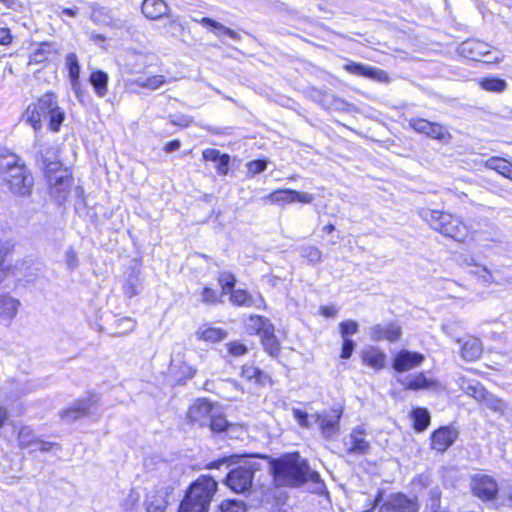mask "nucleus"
Segmentation results:
<instances>
[{
	"instance_id": "nucleus-6",
	"label": "nucleus",
	"mask_w": 512,
	"mask_h": 512,
	"mask_svg": "<svg viewBox=\"0 0 512 512\" xmlns=\"http://www.w3.org/2000/svg\"><path fill=\"white\" fill-rule=\"evenodd\" d=\"M458 53L470 60L481 61L487 64L498 63L503 60V53L485 42L477 39H468L458 47Z\"/></svg>"
},
{
	"instance_id": "nucleus-46",
	"label": "nucleus",
	"mask_w": 512,
	"mask_h": 512,
	"mask_svg": "<svg viewBox=\"0 0 512 512\" xmlns=\"http://www.w3.org/2000/svg\"><path fill=\"white\" fill-rule=\"evenodd\" d=\"M49 119V129L52 132H58L61 128L63 121L65 120V112L64 110L57 106L54 108L53 112L48 116Z\"/></svg>"
},
{
	"instance_id": "nucleus-47",
	"label": "nucleus",
	"mask_w": 512,
	"mask_h": 512,
	"mask_svg": "<svg viewBox=\"0 0 512 512\" xmlns=\"http://www.w3.org/2000/svg\"><path fill=\"white\" fill-rule=\"evenodd\" d=\"M481 403H483L487 408L491 409L494 412L504 414L505 403L503 402V400L499 399L498 397L489 393L488 391L484 398L482 399Z\"/></svg>"
},
{
	"instance_id": "nucleus-43",
	"label": "nucleus",
	"mask_w": 512,
	"mask_h": 512,
	"mask_svg": "<svg viewBox=\"0 0 512 512\" xmlns=\"http://www.w3.org/2000/svg\"><path fill=\"white\" fill-rule=\"evenodd\" d=\"M140 287L141 279L139 271H132L126 280V283L123 286L125 295H127L128 297H133L137 295L140 291Z\"/></svg>"
},
{
	"instance_id": "nucleus-54",
	"label": "nucleus",
	"mask_w": 512,
	"mask_h": 512,
	"mask_svg": "<svg viewBox=\"0 0 512 512\" xmlns=\"http://www.w3.org/2000/svg\"><path fill=\"white\" fill-rule=\"evenodd\" d=\"M201 301L207 304H215L220 301V296L216 290L210 287H204L201 291Z\"/></svg>"
},
{
	"instance_id": "nucleus-55",
	"label": "nucleus",
	"mask_w": 512,
	"mask_h": 512,
	"mask_svg": "<svg viewBox=\"0 0 512 512\" xmlns=\"http://www.w3.org/2000/svg\"><path fill=\"white\" fill-rule=\"evenodd\" d=\"M91 8H92L91 18L93 19V21L100 22V23L107 22V19H109L108 11L104 7H100L99 5L94 4L91 6Z\"/></svg>"
},
{
	"instance_id": "nucleus-22",
	"label": "nucleus",
	"mask_w": 512,
	"mask_h": 512,
	"mask_svg": "<svg viewBox=\"0 0 512 512\" xmlns=\"http://www.w3.org/2000/svg\"><path fill=\"white\" fill-rule=\"evenodd\" d=\"M457 343L461 344L460 354L465 361H475L480 358L483 348L481 341L472 336L458 339Z\"/></svg>"
},
{
	"instance_id": "nucleus-41",
	"label": "nucleus",
	"mask_w": 512,
	"mask_h": 512,
	"mask_svg": "<svg viewBox=\"0 0 512 512\" xmlns=\"http://www.w3.org/2000/svg\"><path fill=\"white\" fill-rule=\"evenodd\" d=\"M199 23H201L202 25L210 26V27L214 28L215 34L217 36H220L221 34H227L233 40L240 39V35L237 32L231 30L230 28L223 26L221 23H219L211 18L204 17L201 20H199Z\"/></svg>"
},
{
	"instance_id": "nucleus-14",
	"label": "nucleus",
	"mask_w": 512,
	"mask_h": 512,
	"mask_svg": "<svg viewBox=\"0 0 512 512\" xmlns=\"http://www.w3.org/2000/svg\"><path fill=\"white\" fill-rule=\"evenodd\" d=\"M409 125L418 133H424L428 137L437 140H449L451 135L449 131L438 123H432L425 119H411Z\"/></svg>"
},
{
	"instance_id": "nucleus-37",
	"label": "nucleus",
	"mask_w": 512,
	"mask_h": 512,
	"mask_svg": "<svg viewBox=\"0 0 512 512\" xmlns=\"http://www.w3.org/2000/svg\"><path fill=\"white\" fill-rule=\"evenodd\" d=\"M478 84L483 90L494 93H501L507 88L506 81L496 77L480 78Z\"/></svg>"
},
{
	"instance_id": "nucleus-64",
	"label": "nucleus",
	"mask_w": 512,
	"mask_h": 512,
	"mask_svg": "<svg viewBox=\"0 0 512 512\" xmlns=\"http://www.w3.org/2000/svg\"><path fill=\"white\" fill-rule=\"evenodd\" d=\"M12 42V35L8 28L1 27L0 28V44L8 45Z\"/></svg>"
},
{
	"instance_id": "nucleus-48",
	"label": "nucleus",
	"mask_w": 512,
	"mask_h": 512,
	"mask_svg": "<svg viewBox=\"0 0 512 512\" xmlns=\"http://www.w3.org/2000/svg\"><path fill=\"white\" fill-rule=\"evenodd\" d=\"M262 344L265 348V350L272 356H275L278 354L280 345L277 340V338L274 335V331H271V333L267 335H263L261 337Z\"/></svg>"
},
{
	"instance_id": "nucleus-9",
	"label": "nucleus",
	"mask_w": 512,
	"mask_h": 512,
	"mask_svg": "<svg viewBox=\"0 0 512 512\" xmlns=\"http://www.w3.org/2000/svg\"><path fill=\"white\" fill-rule=\"evenodd\" d=\"M265 199L273 204H293L296 202L310 204L314 196L308 192L296 191L293 189H278L268 194Z\"/></svg>"
},
{
	"instance_id": "nucleus-15",
	"label": "nucleus",
	"mask_w": 512,
	"mask_h": 512,
	"mask_svg": "<svg viewBox=\"0 0 512 512\" xmlns=\"http://www.w3.org/2000/svg\"><path fill=\"white\" fill-rule=\"evenodd\" d=\"M341 410H333L331 414H313L311 418L314 424H317L325 438L334 436L339 431V420Z\"/></svg>"
},
{
	"instance_id": "nucleus-8",
	"label": "nucleus",
	"mask_w": 512,
	"mask_h": 512,
	"mask_svg": "<svg viewBox=\"0 0 512 512\" xmlns=\"http://www.w3.org/2000/svg\"><path fill=\"white\" fill-rule=\"evenodd\" d=\"M196 371L181 349L173 352L168 372L176 382L181 383L193 378Z\"/></svg>"
},
{
	"instance_id": "nucleus-35",
	"label": "nucleus",
	"mask_w": 512,
	"mask_h": 512,
	"mask_svg": "<svg viewBox=\"0 0 512 512\" xmlns=\"http://www.w3.org/2000/svg\"><path fill=\"white\" fill-rule=\"evenodd\" d=\"M227 336V332L221 328L217 327H207L201 328L197 331V337L206 342H219L225 339Z\"/></svg>"
},
{
	"instance_id": "nucleus-20",
	"label": "nucleus",
	"mask_w": 512,
	"mask_h": 512,
	"mask_svg": "<svg viewBox=\"0 0 512 512\" xmlns=\"http://www.w3.org/2000/svg\"><path fill=\"white\" fill-rule=\"evenodd\" d=\"M401 334V328L396 323L377 324L370 329L371 339L375 341L388 340L394 342L400 339Z\"/></svg>"
},
{
	"instance_id": "nucleus-51",
	"label": "nucleus",
	"mask_w": 512,
	"mask_h": 512,
	"mask_svg": "<svg viewBox=\"0 0 512 512\" xmlns=\"http://www.w3.org/2000/svg\"><path fill=\"white\" fill-rule=\"evenodd\" d=\"M292 413L294 419L298 422V424L301 427L309 428L314 423L313 419L311 418V415L307 414L306 412L298 408H293Z\"/></svg>"
},
{
	"instance_id": "nucleus-34",
	"label": "nucleus",
	"mask_w": 512,
	"mask_h": 512,
	"mask_svg": "<svg viewBox=\"0 0 512 512\" xmlns=\"http://www.w3.org/2000/svg\"><path fill=\"white\" fill-rule=\"evenodd\" d=\"M22 119L30 124L35 131H39L42 127V117L37 106V103L28 105L25 112L22 115Z\"/></svg>"
},
{
	"instance_id": "nucleus-24",
	"label": "nucleus",
	"mask_w": 512,
	"mask_h": 512,
	"mask_svg": "<svg viewBox=\"0 0 512 512\" xmlns=\"http://www.w3.org/2000/svg\"><path fill=\"white\" fill-rule=\"evenodd\" d=\"M361 358L365 365L375 369L381 370L386 364V355L380 349L369 346L362 350Z\"/></svg>"
},
{
	"instance_id": "nucleus-57",
	"label": "nucleus",
	"mask_w": 512,
	"mask_h": 512,
	"mask_svg": "<svg viewBox=\"0 0 512 512\" xmlns=\"http://www.w3.org/2000/svg\"><path fill=\"white\" fill-rule=\"evenodd\" d=\"M117 325L120 329V333L127 334L135 329L136 323L130 318H122L118 321Z\"/></svg>"
},
{
	"instance_id": "nucleus-21",
	"label": "nucleus",
	"mask_w": 512,
	"mask_h": 512,
	"mask_svg": "<svg viewBox=\"0 0 512 512\" xmlns=\"http://www.w3.org/2000/svg\"><path fill=\"white\" fill-rule=\"evenodd\" d=\"M20 301L10 295H0V324L9 325L18 313Z\"/></svg>"
},
{
	"instance_id": "nucleus-38",
	"label": "nucleus",
	"mask_w": 512,
	"mask_h": 512,
	"mask_svg": "<svg viewBox=\"0 0 512 512\" xmlns=\"http://www.w3.org/2000/svg\"><path fill=\"white\" fill-rule=\"evenodd\" d=\"M413 427L416 431L422 432L427 429L430 424V413L425 408H416L412 414Z\"/></svg>"
},
{
	"instance_id": "nucleus-33",
	"label": "nucleus",
	"mask_w": 512,
	"mask_h": 512,
	"mask_svg": "<svg viewBox=\"0 0 512 512\" xmlns=\"http://www.w3.org/2000/svg\"><path fill=\"white\" fill-rule=\"evenodd\" d=\"M108 79V75L101 70L91 73L90 83L99 97H104L107 94Z\"/></svg>"
},
{
	"instance_id": "nucleus-28",
	"label": "nucleus",
	"mask_w": 512,
	"mask_h": 512,
	"mask_svg": "<svg viewBox=\"0 0 512 512\" xmlns=\"http://www.w3.org/2000/svg\"><path fill=\"white\" fill-rule=\"evenodd\" d=\"M467 272L473 275L481 284L487 286L494 282L493 273L484 265L477 264L473 259L466 260Z\"/></svg>"
},
{
	"instance_id": "nucleus-13",
	"label": "nucleus",
	"mask_w": 512,
	"mask_h": 512,
	"mask_svg": "<svg viewBox=\"0 0 512 512\" xmlns=\"http://www.w3.org/2000/svg\"><path fill=\"white\" fill-rule=\"evenodd\" d=\"M471 489L475 496L491 500L498 492V485L493 478L485 474H476L471 480Z\"/></svg>"
},
{
	"instance_id": "nucleus-23",
	"label": "nucleus",
	"mask_w": 512,
	"mask_h": 512,
	"mask_svg": "<svg viewBox=\"0 0 512 512\" xmlns=\"http://www.w3.org/2000/svg\"><path fill=\"white\" fill-rule=\"evenodd\" d=\"M402 385L404 389L413 391L423 389L437 390L439 387V383L437 381L427 378L424 373H418L406 377L402 381Z\"/></svg>"
},
{
	"instance_id": "nucleus-62",
	"label": "nucleus",
	"mask_w": 512,
	"mask_h": 512,
	"mask_svg": "<svg viewBox=\"0 0 512 512\" xmlns=\"http://www.w3.org/2000/svg\"><path fill=\"white\" fill-rule=\"evenodd\" d=\"M57 15L62 20H64V17L75 18L78 15V8H60V10L57 11Z\"/></svg>"
},
{
	"instance_id": "nucleus-61",
	"label": "nucleus",
	"mask_w": 512,
	"mask_h": 512,
	"mask_svg": "<svg viewBox=\"0 0 512 512\" xmlns=\"http://www.w3.org/2000/svg\"><path fill=\"white\" fill-rule=\"evenodd\" d=\"M221 155L222 154H220L219 150L212 149V148L205 149L202 152V156H203L204 160H206V161L217 162L218 159L221 157Z\"/></svg>"
},
{
	"instance_id": "nucleus-45",
	"label": "nucleus",
	"mask_w": 512,
	"mask_h": 512,
	"mask_svg": "<svg viewBox=\"0 0 512 512\" xmlns=\"http://www.w3.org/2000/svg\"><path fill=\"white\" fill-rule=\"evenodd\" d=\"M139 499V493L134 489H130L123 495L120 501V507L124 512H131L137 506Z\"/></svg>"
},
{
	"instance_id": "nucleus-17",
	"label": "nucleus",
	"mask_w": 512,
	"mask_h": 512,
	"mask_svg": "<svg viewBox=\"0 0 512 512\" xmlns=\"http://www.w3.org/2000/svg\"><path fill=\"white\" fill-rule=\"evenodd\" d=\"M96 403L97 399L93 396L77 400L73 405L61 411L60 416L67 422L76 421L77 419L87 416L90 408Z\"/></svg>"
},
{
	"instance_id": "nucleus-4",
	"label": "nucleus",
	"mask_w": 512,
	"mask_h": 512,
	"mask_svg": "<svg viewBox=\"0 0 512 512\" xmlns=\"http://www.w3.org/2000/svg\"><path fill=\"white\" fill-rule=\"evenodd\" d=\"M43 165L49 194L58 203H63L74 185L72 172L58 161L44 159Z\"/></svg>"
},
{
	"instance_id": "nucleus-36",
	"label": "nucleus",
	"mask_w": 512,
	"mask_h": 512,
	"mask_svg": "<svg viewBox=\"0 0 512 512\" xmlns=\"http://www.w3.org/2000/svg\"><path fill=\"white\" fill-rule=\"evenodd\" d=\"M36 103L42 118H48L58 104L57 98L53 93L42 95Z\"/></svg>"
},
{
	"instance_id": "nucleus-2",
	"label": "nucleus",
	"mask_w": 512,
	"mask_h": 512,
	"mask_svg": "<svg viewBox=\"0 0 512 512\" xmlns=\"http://www.w3.org/2000/svg\"><path fill=\"white\" fill-rule=\"evenodd\" d=\"M217 487V482L211 476L198 477L190 484L178 512H208Z\"/></svg>"
},
{
	"instance_id": "nucleus-19",
	"label": "nucleus",
	"mask_w": 512,
	"mask_h": 512,
	"mask_svg": "<svg viewBox=\"0 0 512 512\" xmlns=\"http://www.w3.org/2000/svg\"><path fill=\"white\" fill-rule=\"evenodd\" d=\"M344 69L351 74L363 76L379 82H387L389 80L388 74L379 68L360 63H349L344 66Z\"/></svg>"
},
{
	"instance_id": "nucleus-50",
	"label": "nucleus",
	"mask_w": 512,
	"mask_h": 512,
	"mask_svg": "<svg viewBox=\"0 0 512 512\" xmlns=\"http://www.w3.org/2000/svg\"><path fill=\"white\" fill-rule=\"evenodd\" d=\"M218 282L222 288V295L227 294L228 291L234 287L236 279L233 274L223 272L218 277Z\"/></svg>"
},
{
	"instance_id": "nucleus-29",
	"label": "nucleus",
	"mask_w": 512,
	"mask_h": 512,
	"mask_svg": "<svg viewBox=\"0 0 512 512\" xmlns=\"http://www.w3.org/2000/svg\"><path fill=\"white\" fill-rule=\"evenodd\" d=\"M241 376L249 382L265 386L271 383V378L253 365H244L241 369Z\"/></svg>"
},
{
	"instance_id": "nucleus-40",
	"label": "nucleus",
	"mask_w": 512,
	"mask_h": 512,
	"mask_svg": "<svg viewBox=\"0 0 512 512\" xmlns=\"http://www.w3.org/2000/svg\"><path fill=\"white\" fill-rule=\"evenodd\" d=\"M207 426H209L211 431L217 433L222 432L227 428L228 421L226 420L223 409L220 405H218L213 412Z\"/></svg>"
},
{
	"instance_id": "nucleus-31",
	"label": "nucleus",
	"mask_w": 512,
	"mask_h": 512,
	"mask_svg": "<svg viewBox=\"0 0 512 512\" xmlns=\"http://www.w3.org/2000/svg\"><path fill=\"white\" fill-rule=\"evenodd\" d=\"M172 79H168L164 75H153L149 77H139L134 80L133 83H135L137 86L149 90H157L161 88L163 85L170 83Z\"/></svg>"
},
{
	"instance_id": "nucleus-7",
	"label": "nucleus",
	"mask_w": 512,
	"mask_h": 512,
	"mask_svg": "<svg viewBox=\"0 0 512 512\" xmlns=\"http://www.w3.org/2000/svg\"><path fill=\"white\" fill-rule=\"evenodd\" d=\"M256 470V463L245 461L229 472L226 483L234 492L243 493L251 487Z\"/></svg>"
},
{
	"instance_id": "nucleus-1",
	"label": "nucleus",
	"mask_w": 512,
	"mask_h": 512,
	"mask_svg": "<svg viewBox=\"0 0 512 512\" xmlns=\"http://www.w3.org/2000/svg\"><path fill=\"white\" fill-rule=\"evenodd\" d=\"M274 481L279 486H298L307 480L320 481L317 472L310 470L298 454H289L272 462Z\"/></svg>"
},
{
	"instance_id": "nucleus-52",
	"label": "nucleus",
	"mask_w": 512,
	"mask_h": 512,
	"mask_svg": "<svg viewBox=\"0 0 512 512\" xmlns=\"http://www.w3.org/2000/svg\"><path fill=\"white\" fill-rule=\"evenodd\" d=\"M221 512H246L243 502L235 500H226L220 506Z\"/></svg>"
},
{
	"instance_id": "nucleus-53",
	"label": "nucleus",
	"mask_w": 512,
	"mask_h": 512,
	"mask_svg": "<svg viewBox=\"0 0 512 512\" xmlns=\"http://www.w3.org/2000/svg\"><path fill=\"white\" fill-rule=\"evenodd\" d=\"M358 331V323L354 320H347L340 323V333L343 340Z\"/></svg>"
},
{
	"instance_id": "nucleus-30",
	"label": "nucleus",
	"mask_w": 512,
	"mask_h": 512,
	"mask_svg": "<svg viewBox=\"0 0 512 512\" xmlns=\"http://www.w3.org/2000/svg\"><path fill=\"white\" fill-rule=\"evenodd\" d=\"M348 450L353 453H366L369 450V443L365 440L364 430L360 427L354 429L349 437Z\"/></svg>"
},
{
	"instance_id": "nucleus-26",
	"label": "nucleus",
	"mask_w": 512,
	"mask_h": 512,
	"mask_svg": "<svg viewBox=\"0 0 512 512\" xmlns=\"http://www.w3.org/2000/svg\"><path fill=\"white\" fill-rule=\"evenodd\" d=\"M230 301L237 306H254L256 308H265V301L261 295L254 298L246 290H234L230 295Z\"/></svg>"
},
{
	"instance_id": "nucleus-49",
	"label": "nucleus",
	"mask_w": 512,
	"mask_h": 512,
	"mask_svg": "<svg viewBox=\"0 0 512 512\" xmlns=\"http://www.w3.org/2000/svg\"><path fill=\"white\" fill-rule=\"evenodd\" d=\"M302 256L313 264L322 261V252L315 246H306L302 249Z\"/></svg>"
},
{
	"instance_id": "nucleus-25",
	"label": "nucleus",
	"mask_w": 512,
	"mask_h": 512,
	"mask_svg": "<svg viewBox=\"0 0 512 512\" xmlns=\"http://www.w3.org/2000/svg\"><path fill=\"white\" fill-rule=\"evenodd\" d=\"M168 5L164 0H143L142 13L150 20H158L167 15Z\"/></svg>"
},
{
	"instance_id": "nucleus-63",
	"label": "nucleus",
	"mask_w": 512,
	"mask_h": 512,
	"mask_svg": "<svg viewBox=\"0 0 512 512\" xmlns=\"http://www.w3.org/2000/svg\"><path fill=\"white\" fill-rule=\"evenodd\" d=\"M338 309L334 305H325L320 307V314L326 318L335 317Z\"/></svg>"
},
{
	"instance_id": "nucleus-3",
	"label": "nucleus",
	"mask_w": 512,
	"mask_h": 512,
	"mask_svg": "<svg viewBox=\"0 0 512 512\" xmlns=\"http://www.w3.org/2000/svg\"><path fill=\"white\" fill-rule=\"evenodd\" d=\"M419 214L434 230L447 237L460 242L465 241L468 237L467 226L458 217L450 213L423 208Z\"/></svg>"
},
{
	"instance_id": "nucleus-18",
	"label": "nucleus",
	"mask_w": 512,
	"mask_h": 512,
	"mask_svg": "<svg viewBox=\"0 0 512 512\" xmlns=\"http://www.w3.org/2000/svg\"><path fill=\"white\" fill-rule=\"evenodd\" d=\"M458 431L454 427L444 426L433 432L432 448L438 452L446 451L457 439Z\"/></svg>"
},
{
	"instance_id": "nucleus-56",
	"label": "nucleus",
	"mask_w": 512,
	"mask_h": 512,
	"mask_svg": "<svg viewBox=\"0 0 512 512\" xmlns=\"http://www.w3.org/2000/svg\"><path fill=\"white\" fill-rule=\"evenodd\" d=\"M248 173L256 175L263 172L266 169L267 161L265 160H253L247 163Z\"/></svg>"
},
{
	"instance_id": "nucleus-58",
	"label": "nucleus",
	"mask_w": 512,
	"mask_h": 512,
	"mask_svg": "<svg viewBox=\"0 0 512 512\" xmlns=\"http://www.w3.org/2000/svg\"><path fill=\"white\" fill-rule=\"evenodd\" d=\"M228 351L234 356H241L247 352V348L240 342H230L228 345Z\"/></svg>"
},
{
	"instance_id": "nucleus-59",
	"label": "nucleus",
	"mask_w": 512,
	"mask_h": 512,
	"mask_svg": "<svg viewBox=\"0 0 512 512\" xmlns=\"http://www.w3.org/2000/svg\"><path fill=\"white\" fill-rule=\"evenodd\" d=\"M230 157L227 154H222L221 157L218 159V164L216 166L218 172L222 175H226L228 172V166H229Z\"/></svg>"
},
{
	"instance_id": "nucleus-39",
	"label": "nucleus",
	"mask_w": 512,
	"mask_h": 512,
	"mask_svg": "<svg viewBox=\"0 0 512 512\" xmlns=\"http://www.w3.org/2000/svg\"><path fill=\"white\" fill-rule=\"evenodd\" d=\"M66 66L72 87L76 90L79 86L80 66L75 53H70L66 56Z\"/></svg>"
},
{
	"instance_id": "nucleus-12",
	"label": "nucleus",
	"mask_w": 512,
	"mask_h": 512,
	"mask_svg": "<svg viewBox=\"0 0 512 512\" xmlns=\"http://www.w3.org/2000/svg\"><path fill=\"white\" fill-rule=\"evenodd\" d=\"M424 361L423 354L402 349L393 357L392 367L395 371L403 373L421 366Z\"/></svg>"
},
{
	"instance_id": "nucleus-60",
	"label": "nucleus",
	"mask_w": 512,
	"mask_h": 512,
	"mask_svg": "<svg viewBox=\"0 0 512 512\" xmlns=\"http://www.w3.org/2000/svg\"><path fill=\"white\" fill-rule=\"evenodd\" d=\"M353 350H354V342L350 339L343 340L341 358H343V359L350 358Z\"/></svg>"
},
{
	"instance_id": "nucleus-5",
	"label": "nucleus",
	"mask_w": 512,
	"mask_h": 512,
	"mask_svg": "<svg viewBox=\"0 0 512 512\" xmlns=\"http://www.w3.org/2000/svg\"><path fill=\"white\" fill-rule=\"evenodd\" d=\"M5 182L9 190L18 196H27L31 193L33 187L32 175L28 172L24 164H19L17 159L4 164Z\"/></svg>"
},
{
	"instance_id": "nucleus-42",
	"label": "nucleus",
	"mask_w": 512,
	"mask_h": 512,
	"mask_svg": "<svg viewBox=\"0 0 512 512\" xmlns=\"http://www.w3.org/2000/svg\"><path fill=\"white\" fill-rule=\"evenodd\" d=\"M461 388L468 396L478 402H481L487 393V390L479 382L470 383L462 380Z\"/></svg>"
},
{
	"instance_id": "nucleus-16",
	"label": "nucleus",
	"mask_w": 512,
	"mask_h": 512,
	"mask_svg": "<svg viewBox=\"0 0 512 512\" xmlns=\"http://www.w3.org/2000/svg\"><path fill=\"white\" fill-rule=\"evenodd\" d=\"M418 505L404 494L391 495L379 508V512H417Z\"/></svg>"
},
{
	"instance_id": "nucleus-11",
	"label": "nucleus",
	"mask_w": 512,
	"mask_h": 512,
	"mask_svg": "<svg viewBox=\"0 0 512 512\" xmlns=\"http://www.w3.org/2000/svg\"><path fill=\"white\" fill-rule=\"evenodd\" d=\"M172 490L170 486H161L149 491L144 501L146 512H165Z\"/></svg>"
},
{
	"instance_id": "nucleus-10",
	"label": "nucleus",
	"mask_w": 512,
	"mask_h": 512,
	"mask_svg": "<svg viewBox=\"0 0 512 512\" xmlns=\"http://www.w3.org/2000/svg\"><path fill=\"white\" fill-rule=\"evenodd\" d=\"M219 404L205 398L197 399L189 409L188 418L193 424L205 427Z\"/></svg>"
},
{
	"instance_id": "nucleus-27",
	"label": "nucleus",
	"mask_w": 512,
	"mask_h": 512,
	"mask_svg": "<svg viewBox=\"0 0 512 512\" xmlns=\"http://www.w3.org/2000/svg\"><path fill=\"white\" fill-rule=\"evenodd\" d=\"M246 330L250 334H257L262 337L274 331L273 324L265 317L251 316L246 322Z\"/></svg>"
},
{
	"instance_id": "nucleus-44",
	"label": "nucleus",
	"mask_w": 512,
	"mask_h": 512,
	"mask_svg": "<svg viewBox=\"0 0 512 512\" xmlns=\"http://www.w3.org/2000/svg\"><path fill=\"white\" fill-rule=\"evenodd\" d=\"M37 437L34 435L30 427H22L18 433L19 447L22 449L29 448L35 445Z\"/></svg>"
},
{
	"instance_id": "nucleus-32",
	"label": "nucleus",
	"mask_w": 512,
	"mask_h": 512,
	"mask_svg": "<svg viewBox=\"0 0 512 512\" xmlns=\"http://www.w3.org/2000/svg\"><path fill=\"white\" fill-rule=\"evenodd\" d=\"M485 166L489 169L495 170L503 177L512 181V164L507 160L498 157H491L486 161Z\"/></svg>"
}]
</instances>
